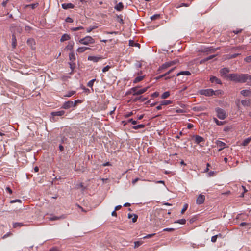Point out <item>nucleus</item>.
<instances>
[{
  "label": "nucleus",
  "instance_id": "obj_55",
  "mask_svg": "<svg viewBox=\"0 0 251 251\" xmlns=\"http://www.w3.org/2000/svg\"><path fill=\"white\" fill-rule=\"evenodd\" d=\"M175 228H164L163 231H169V232H173L175 231Z\"/></svg>",
  "mask_w": 251,
  "mask_h": 251
},
{
  "label": "nucleus",
  "instance_id": "obj_3",
  "mask_svg": "<svg viewBox=\"0 0 251 251\" xmlns=\"http://www.w3.org/2000/svg\"><path fill=\"white\" fill-rule=\"evenodd\" d=\"M215 111L217 113V117L220 119L224 120L226 118V112L224 109L218 107L215 109Z\"/></svg>",
  "mask_w": 251,
  "mask_h": 251
},
{
  "label": "nucleus",
  "instance_id": "obj_25",
  "mask_svg": "<svg viewBox=\"0 0 251 251\" xmlns=\"http://www.w3.org/2000/svg\"><path fill=\"white\" fill-rule=\"evenodd\" d=\"M251 141V137H248L245 139L241 143V145L243 146H247Z\"/></svg>",
  "mask_w": 251,
  "mask_h": 251
},
{
  "label": "nucleus",
  "instance_id": "obj_10",
  "mask_svg": "<svg viewBox=\"0 0 251 251\" xmlns=\"http://www.w3.org/2000/svg\"><path fill=\"white\" fill-rule=\"evenodd\" d=\"M103 59V57L101 56H90L88 57V60L92 61L94 62H97L100 60H101Z\"/></svg>",
  "mask_w": 251,
  "mask_h": 251
},
{
  "label": "nucleus",
  "instance_id": "obj_20",
  "mask_svg": "<svg viewBox=\"0 0 251 251\" xmlns=\"http://www.w3.org/2000/svg\"><path fill=\"white\" fill-rule=\"evenodd\" d=\"M114 8L117 11H121L124 8L123 4L122 2H119L115 5Z\"/></svg>",
  "mask_w": 251,
  "mask_h": 251
},
{
  "label": "nucleus",
  "instance_id": "obj_47",
  "mask_svg": "<svg viewBox=\"0 0 251 251\" xmlns=\"http://www.w3.org/2000/svg\"><path fill=\"white\" fill-rule=\"evenodd\" d=\"M176 68V67L172 68L171 69L169 70L168 72H167L166 73L164 74L163 75H165V76H166L167 75L171 74L172 73V72H173Z\"/></svg>",
  "mask_w": 251,
  "mask_h": 251
},
{
  "label": "nucleus",
  "instance_id": "obj_8",
  "mask_svg": "<svg viewBox=\"0 0 251 251\" xmlns=\"http://www.w3.org/2000/svg\"><path fill=\"white\" fill-rule=\"evenodd\" d=\"M192 138V139H194L195 142L197 144H200L201 142H204L205 141L203 137L197 135H193Z\"/></svg>",
  "mask_w": 251,
  "mask_h": 251
},
{
  "label": "nucleus",
  "instance_id": "obj_35",
  "mask_svg": "<svg viewBox=\"0 0 251 251\" xmlns=\"http://www.w3.org/2000/svg\"><path fill=\"white\" fill-rule=\"evenodd\" d=\"M117 21L118 22H119L120 24L123 25L124 24V20L123 19V16L122 15H117Z\"/></svg>",
  "mask_w": 251,
  "mask_h": 251
},
{
  "label": "nucleus",
  "instance_id": "obj_16",
  "mask_svg": "<svg viewBox=\"0 0 251 251\" xmlns=\"http://www.w3.org/2000/svg\"><path fill=\"white\" fill-rule=\"evenodd\" d=\"M74 6H75L74 5L71 3L62 4V7L64 9L74 8Z\"/></svg>",
  "mask_w": 251,
  "mask_h": 251
},
{
  "label": "nucleus",
  "instance_id": "obj_45",
  "mask_svg": "<svg viewBox=\"0 0 251 251\" xmlns=\"http://www.w3.org/2000/svg\"><path fill=\"white\" fill-rule=\"evenodd\" d=\"M24 225L22 223H18V222H16V223H15L13 224V227L14 228H16L18 226H23Z\"/></svg>",
  "mask_w": 251,
  "mask_h": 251
},
{
  "label": "nucleus",
  "instance_id": "obj_43",
  "mask_svg": "<svg viewBox=\"0 0 251 251\" xmlns=\"http://www.w3.org/2000/svg\"><path fill=\"white\" fill-rule=\"evenodd\" d=\"M69 64L70 65V67L71 69L72 72H73L75 68V62H69Z\"/></svg>",
  "mask_w": 251,
  "mask_h": 251
},
{
  "label": "nucleus",
  "instance_id": "obj_23",
  "mask_svg": "<svg viewBox=\"0 0 251 251\" xmlns=\"http://www.w3.org/2000/svg\"><path fill=\"white\" fill-rule=\"evenodd\" d=\"M147 99H148L147 97L143 98L142 96H140V97H136L135 99H134L133 100V101L136 102V101L140 100L141 102H144L145 100H146Z\"/></svg>",
  "mask_w": 251,
  "mask_h": 251
},
{
  "label": "nucleus",
  "instance_id": "obj_51",
  "mask_svg": "<svg viewBox=\"0 0 251 251\" xmlns=\"http://www.w3.org/2000/svg\"><path fill=\"white\" fill-rule=\"evenodd\" d=\"M243 48L241 46L240 47H235L232 48L231 50H235V51H239L240 50H242Z\"/></svg>",
  "mask_w": 251,
  "mask_h": 251
},
{
  "label": "nucleus",
  "instance_id": "obj_57",
  "mask_svg": "<svg viewBox=\"0 0 251 251\" xmlns=\"http://www.w3.org/2000/svg\"><path fill=\"white\" fill-rule=\"evenodd\" d=\"M110 68V66H109V65H107V66L104 67L102 69V72H106L108 71Z\"/></svg>",
  "mask_w": 251,
  "mask_h": 251
},
{
  "label": "nucleus",
  "instance_id": "obj_40",
  "mask_svg": "<svg viewBox=\"0 0 251 251\" xmlns=\"http://www.w3.org/2000/svg\"><path fill=\"white\" fill-rule=\"evenodd\" d=\"M186 220L184 219H180V220H177L176 221H175L174 223H178V224H185L186 223Z\"/></svg>",
  "mask_w": 251,
  "mask_h": 251
},
{
  "label": "nucleus",
  "instance_id": "obj_28",
  "mask_svg": "<svg viewBox=\"0 0 251 251\" xmlns=\"http://www.w3.org/2000/svg\"><path fill=\"white\" fill-rule=\"evenodd\" d=\"M191 75V73L188 71H181L177 74V76H179L180 75Z\"/></svg>",
  "mask_w": 251,
  "mask_h": 251
},
{
  "label": "nucleus",
  "instance_id": "obj_58",
  "mask_svg": "<svg viewBox=\"0 0 251 251\" xmlns=\"http://www.w3.org/2000/svg\"><path fill=\"white\" fill-rule=\"evenodd\" d=\"M240 226H250L251 225L250 223H246V222H242L240 224Z\"/></svg>",
  "mask_w": 251,
  "mask_h": 251
},
{
  "label": "nucleus",
  "instance_id": "obj_39",
  "mask_svg": "<svg viewBox=\"0 0 251 251\" xmlns=\"http://www.w3.org/2000/svg\"><path fill=\"white\" fill-rule=\"evenodd\" d=\"M76 188L77 189H80V188H81L83 191L85 189V188H86L84 186V185H83L82 183H79L78 184H77L76 185Z\"/></svg>",
  "mask_w": 251,
  "mask_h": 251
},
{
  "label": "nucleus",
  "instance_id": "obj_61",
  "mask_svg": "<svg viewBox=\"0 0 251 251\" xmlns=\"http://www.w3.org/2000/svg\"><path fill=\"white\" fill-rule=\"evenodd\" d=\"M65 21L66 22H68V23H72L73 22V20L72 18L69 17H68L66 18V19H65Z\"/></svg>",
  "mask_w": 251,
  "mask_h": 251
},
{
  "label": "nucleus",
  "instance_id": "obj_50",
  "mask_svg": "<svg viewBox=\"0 0 251 251\" xmlns=\"http://www.w3.org/2000/svg\"><path fill=\"white\" fill-rule=\"evenodd\" d=\"M155 235V233L148 234L146 236H144L143 238V239L150 238L153 237Z\"/></svg>",
  "mask_w": 251,
  "mask_h": 251
},
{
  "label": "nucleus",
  "instance_id": "obj_62",
  "mask_svg": "<svg viewBox=\"0 0 251 251\" xmlns=\"http://www.w3.org/2000/svg\"><path fill=\"white\" fill-rule=\"evenodd\" d=\"M128 122H131L133 125H135L137 123V121L134 120L133 119H130L128 121Z\"/></svg>",
  "mask_w": 251,
  "mask_h": 251
},
{
  "label": "nucleus",
  "instance_id": "obj_15",
  "mask_svg": "<svg viewBox=\"0 0 251 251\" xmlns=\"http://www.w3.org/2000/svg\"><path fill=\"white\" fill-rule=\"evenodd\" d=\"M65 111L64 110H60L58 111H53L51 113V115L52 116H63L65 114Z\"/></svg>",
  "mask_w": 251,
  "mask_h": 251
},
{
  "label": "nucleus",
  "instance_id": "obj_18",
  "mask_svg": "<svg viewBox=\"0 0 251 251\" xmlns=\"http://www.w3.org/2000/svg\"><path fill=\"white\" fill-rule=\"evenodd\" d=\"M216 143L218 146L221 147V148L219 150V151H221V150H222L226 146V143L219 140H217L216 142Z\"/></svg>",
  "mask_w": 251,
  "mask_h": 251
},
{
  "label": "nucleus",
  "instance_id": "obj_64",
  "mask_svg": "<svg viewBox=\"0 0 251 251\" xmlns=\"http://www.w3.org/2000/svg\"><path fill=\"white\" fill-rule=\"evenodd\" d=\"M245 61L247 62H250L251 61V56H247L245 58Z\"/></svg>",
  "mask_w": 251,
  "mask_h": 251
},
{
  "label": "nucleus",
  "instance_id": "obj_26",
  "mask_svg": "<svg viewBox=\"0 0 251 251\" xmlns=\"http://www.w3.org/2000/svg\"><path fill=\"white\" fill-rule=\"evenodd\" d=\"M70 38V37L69 35H68L67 34H64L62 36V37L60 39V41L62 42L65 41L69 40Z\"/></svg>",
  "mask_w": 251,
  "mask_h": 251
},
{
  "label": "nucleus",
  "instance_id": "obj_30",
  "mask_svg": "<svg viewBox=\"0 0 251 251\" xmlns=\"http://www.w3.org/2000/svg\"><path fill=\"white\" fill-rule=\"evenodd\" d=\"M161 105H167L172 103V101L170 100H164L161 101Z\"/></svg>",
  "mask_w": 251,
  "mask_h": 251
},
{
  "label": "nucleus",
  "instance_id": "obj_14",
  "mask_svg": "<svg viewBox=\"0 0 251 251\" xmlns=\"http://www.w3.org/2000/svg\"><path fill=\"white\" fill-rule=\"evenodd\" d=\"M210 81L211 83H215L216 84H222V82L220 79L214 76H212L210 78Z\"/></svg>",
  "mask_w": 251,
  "mask_h": 251
},
{
  "label": "nucleus",
  "instance_id": "obj_21",
  "mask_svg": "<svg viewBox=\"0 0 251 251\" xmlns=\"http://www.w3.org/2000/svg\"><path fill=\"white\" fill-rule=\"evenodd\" d=\"M17 46V39L14 34L12 35V47L13 49H15Z\"/></svg>",
  "mask_w": 251,
  "mask_h": 251
},
{
  "label": "nucleus",
  "instance_id": "obj_46",
  "mask_svg": "<svg viewBox=\"0 0 251 251\" xmlns=\"http://www.w3.org/2000/svg\"><path fill=\"white\" fill-rule=\"evenodd\" d=\"M160 14H155L151 17V20H155L160 18Z\"/></svg>",
  "mask_w": 251,
  "mask_h": 251
},
{
  "label": "nucleus",
  "instance_id": "obj_54",
  "mask_svg": "<svg viewBox=\"0 0 251 251\" xmlns=\"http://www.w3.org/2000/svg\"><path fill=\"white\" fill-rule=\"evenodd\" d=\"M82 29H83V27L82 26H79L77 27H73L71 28V30L72 31H75Z\"/></svg>",
  "mask_w": 251,
  "mask_h": 251
},
{
  "label": "nucleus",
  "instance_id": "obj_59",
  "mask_svg": "<svg viewBox=\"0 0 251 251\" xmlns=\"http://www.w3.org/2000/svg\"><path fill=\"white\" fill-rule=\"evenodd\" d=\"M133 216H134V217L132 218V221L133 223H135L137 220L138 215L136 214H133Z\"/></svg>",
  "mask_w": 251,
  "mask_h": 251
},
{
  "label": "nucleus",
  "instance_id": "obj_5",
  "mask_svg": "<svg viewBox=\"0 0 251 251\" xmlns=\"http://www.w3.org/2000/svg\"><path fill=\"white\" fill-rule=\"evenodd\" d=\"M139 87L137 86L131 88V91L134 92V95H139L143 94L146 92L149 88L148 87L143 89H139Z\"/></svg>",
  "mask_w": 251,
  "mask_h": 251
},
{
  "label": "nucleus",
  "instance_id": "obj_60",
  "mask_svg": "<svg viewBox=\"0 0 251 251\" xmlns=\"http://www.w3.org/2000/svg\"><path fill=\"white\" fill-rule=\"evenodd\" d=\"M217 236L216 235H214L211 237V241L213 243H215L217 241Z\"/></svg>",
  "mask_w": 251,
  "mask_h": 251
},
{
  "label": "nucleus",
  "instance_id": "obj_34",
  "mask_svg": "<svg viewBox=\"0 0 251 251\" xmlns=\"http://www.w3.org/2000/svg\"><path fill=\"white\" fill-rule=\"evenodd\" d=\"M213 120L218 126H221L225 123V121H220L216 118H214Z\"/></svg>",
  "mask_w": 251,
  "mask_h": 251
},
{
  "label": "nucleus",
  "instance_id": "obj_56",
  "mask_svg": "<svg viewBox=\"0 0 251 251\" xmlns=\"http://www.w3.org/2000/svg\"><path fill=\"white\" fill-rule=\"evenodd\" d=\"M178 62V60H175L170 61V62H169V63L170 64V66H172L176 64V63H177Z\"/></svg>",
  "mask_w": 251,
  "mask_h": 251
},
{
  "label": "nucleus",
  "instance_id": "obj_33",
  "mask_svg": "<svg viewBox=\"0 0 251 251\" xmlns=\"http://www.w3.org/2000/svg\"><path fill=\"white\" fill-rule=\"evenodd\" d=\"M39 4L38 3H33V4H28V5H26L25 6V8H27V7H31L32 9H35V8H36L38 6Z\"/></svg>",
  "mask_w": 251,
  "mask_h": 251
},
{
  "label": "nucleus",
  "instance_id": "obj_24",
  "mask_svg": "<svg viewBox=\"0 0 251 251\" xmlns=\"http://www.w3.org/2000/svg\"><path fill=\"white\" fill-rule=\"evenodd\" d=\"M240 93L243 96L247 97L250 95L251 91L249 90H243Z\"/></svg>",
  "mask_w": 251,
  "mask_h": 251
},
{
  "label": "nucleus",
  "instance_id": "obj_44",
  "mask_svg": "<svg viewBox=\"0 0 251 251\" xmlns=\"http://www.w3.org/2000/svg\"><path fill=\"white\" fill-rule=\"evenodd\" d=\"M188 207V204L186 203L183 205V208L181 210V213L183 214L185 211L187 209Z\"/></svg>",
  "mask_w": 251,
  "mask_h": 251
},
{
  "label": "nucleus",
  "instance_id": "obj_9",
  "mask_svg": "<svg viewBox=\"0 0 251 251\" xmlns=\"http://www.w3.org/2000/svg\"><path fill=\"white\" fill-rule=\"evenodd\" d=\"M219 48H214L213 47H209L205 48L202 50V52H210L213 53L215 52L217 50H218Z\"/></svg>",
  "mask_w": 251,
  "mask_h": 251
},
{
  "label": "nucleus",
  "instance_id": "obj_29",
  "mask_svg": "<svg viewBox=\"0 0 251 251\" xmlns=\"http://www.w3.org/2000/svg\"><path fill=\"white\" fill-rule=\"evenodd\" d=\"M144 78V76H137L136 77L134 81H133V83H137L141 81H142Z\"/></svg>",
  "mask_w": 251,
  "mask_h": 251
},
{
  "label": "nucleus",
  "instance_id": "obj_38",
  "mask_svg": "<svg viewBox=\"0 0 251 251\" xmlns=\"http://www.w3.org/2000/svg\"><path fill=\"white\" fill-rule=\"evenodd\" d=\"M143 244V241H138L134 242V248H137Z\"/></svg>",
  "mask_w": 251,
  "mask_h": 251
},
{
  "label": "nucleus",
  "instance_id": "obj_11",
  "mask_svg": "<svg viewBox=\"0 0 251 251\" xmlns=\"http://www.w3.org/2000/svg\"><path fill=\"white\" fill-rule=\"evenodd\" d=\"M72 107H73L72 101H67L64 103L62 106V108L65 109H68Z\"/></svg>",
  "mask_w": 251,
  "mask_h": 251
},
{
  "label": "nucleus",
  "instance_id": "obj_31",
  "mask_svg": "<svg viewBox=\"0 0 251 251\" xmlns=\"http://www.w3.org/2000/svg\"><path fill=\"white\" fill-rule=\"evenodd\" d=\"M145 127V125L144 124H140L136 126H134L132 127V128L135 130L141 129L144 128Z\"/></svg>",
  "mask_w": 251,
  "mask_h": 251
},
{
  "label": "nucleus",
  "instance_id": "obj_32",
  "mask_svg": "<svg viewBox=\"0 0 251 251\" xmlns=\"http://www.w3.org/2000/svg\"><path fill=\"white\" fill-rule=\"evenodd\" d=\"M170 93L169 91H166L162 94V95L161 96V98L162 99H166L170 96Z\"/></svg>",
  "mask_w": 251,
  "mask_h": 251
},
{
  "label": "nucleus",
  "instance_id": "obj_48",
  "mask_svg": "<svg viewBox=\"0 0 251 251\" xmlns=\"http://www.w3.org/2000/svg\"><path fill=\"white\" fill-rule=\"evenodd\" d=\"M25 29L27 32L30 33V32L32 30V28L29 26L26 25L25 26Z\"/></svg>",
  "mask_w": 251,
  "mask_h": 251
},
{
  "label": "nucleus",
  "instance_id": "obj_12",
  "mask_svg": "<svg viewBox=\"0 0 251 251\" xmlns=\"http://www.w3.org/2000/svg\"><path fill=\"white\" fill-rule=\"evenodd\" d=\"M27 44L30 46L32 50H35V41L33 38H29L27 41Z\"/></svg>",
  "mask_w": 251,
  "mask_h": 251
},
{
  "label": "nucleus",
  "instance_id": "obj_36",
  "mask_svg": "<svg viewBox=\"0 0 251 251\" xmlns=\"http://www.w3.org/2000/svg\"><path fill=\"white\" fill-rule=\"evenodd\" d=\"M129 45L130 46L134 47V46H137L138 47H140V45L138 43H135L133 40H129Z\"/></svg>",
  "mask_w": 251,
  "mask_h": 251
},
{
  "label": "nucleus",
  "instance_id": "obj_4",
  "mask_svg": "<svg viewBox=\"0 0 251 251\" xmlns=\"http://www.w3.org/2000/svg\"><path fill=\"white\" fill-rule=\"evenodd\" d=\"M217 91H214L212 89H207L204 90H201L200 92V94L202 95H204L206 96H212L213 95H216V93Z\"/></svg>",
  "mask_w": 251,
  "mask_h": 251
},
{
  "label": "nucleus",
  "instance_id": "obj_53",
  "mask_svg": "<svg viewBox=\"0 0 251 251\" xmlns=\"http://www.w3.org/2000/svg\"><path fill=\"white\" fill-rule=\"evenodd\" d=\"M240 54H241L240 53H235V54L230 55L229 58L232 59V58H236L237 56H238V55H239Z\"/></svg>",
  "mask_w": 251,
  "mask_h": 251
},
{
  "label": "nucleus",
  "instance_id": "obj_49",
  "mask_svg": "<svg viewBox=\"0 0 251 251\" xmlns=\"http://www.w3.org/2000/svg\"><path fill=\"white\" fill-rule=\"evenodd\" d=\"M82 100H75L74 102L73 101V107H75L78 103H81Z\"/></svg>",
  "mask_w": 251,
  "mask_h": 251
},
{
  "label": "nucleus",
  "instance_id": "obj_17",
  "mask_svg": "<svg viewBox=\"0 0 251 251\" xmlns=\"http://www.w3.org/2000/svg\"><path fill=\"white\" fill-rule=\"evenodd\" d=\"M245 75V83L247 82L248 85L251 86V75L247 74Z\"/></svg>",
  "mask_w": 251,
  "mask_h": 251
},
{
  "label": "nucleus",
  "instance_id": "obj_6",
  "mask_svg": "<svg viewBox=\"0 0 251 251\" xmlns=\"http://www.w3.org/2000/svg\"><path fill=\"white\" fill-rule=\"evenodd\" d=\"M230 70L227 68H224L220 70V74L222 77L224 78L225 79L228 80V76L229 75V74H228V73L229 72Z\"/></svg>",
  "mask_w": 251,
  "mask_h": 251
},
{
  "label": "nucleus",
  "instance_id": "obj_22",
  "mask_svg": "<svg viewBox=\"0 0 251 251\" xmlns=\"http://www.w3.org/2000/svg\"><path fill=\"white\" fill-rule=\"evenodd\" d=\"M65 218V216L64 215H62L60 216H53L50 218V221H55L61 219H64Z\"/></svg>",
  "mask_w": 251,
  "mask_h": 251
},
{
  "label": "nucleus",
  "instance_id": "obj_52",
  "mask_svg": "<svg viewBox=\"0 0 251 251\" xmlns=\"http://www.w3.org/2000/svg\"><path fill=\"white\" fill-rule=\"evenodd\" d=\"M73 45H74L73 43L70 42L69 43V44L67 45V46L66 47V48L69 50H72L73 48Z\"/></svg>",
  "mask_w": 251,
  "mask_h": 251
},
{
  "label": "nucleus",
  "instance_id": "obj_19",
  "mask_svg": "<svg viewBox=\"0 0 251 251\" xmlns=\"http://www.w3.org/2000/svg\"><path fill=\"white\" fill-rule=\"evenodd\" d=\"M91 48L87 47H79L77 50V51L79 53H82L84 51H86L87 50H90Z\"/></svg>",
  "mask_w": 251,
  "mask_h": 251
},
{
  "label": "nucleus",
  "instance_id": "obj_7",
  "mask_svg": "<svg viewBox=\"0 0 251 251\" xmlns=\"http://www.w3.org/2000/svg\"><path fill=\"white\" fill-rule=\"evenodd\" d=\"M205 201V196L204 195L201 194H200L196 199V203L197 204H202Z\"/></svg>",
  "mask_w": 251,
  "mask_h": 251
},
{
  "label": "nucleus",
  "instance_id": "obj_27",
  "mask_svg": "<svg viewBox=\"0 0 251 251\" xmlns=\"http://www.w3.org/2000/svg\"><path fill=\"white\" fill-rule=\"evenodd\" d=\"M70 62H75V57L74 52H71L69 54Z\"/></svg>",
  "mask_w": 251,
  "mask_h": 251
},
{
  "label": "nucleus",
  "instance_id": "obj_2",
  "mask_svg": "<svg viewBox=\"0 0 251 251\" xmlns=\"http://www.w3.org/2000/svg\"><path fill=\"white\" fill-rule=\"evenodd\" d=\"M79 42L83 45H88L90 44H94L95 40L91 36H87L81 39Z\"/></svg>",
  "mask_w": 251,
  "mask_h": 251
},
{
  "label": "nucleus",
  "instance_id": "obj_42",
  "mask_svg": "<svg viewBox=\"0 0 251 251\" xmlns=\"http://www.w3.org/2000/svg\"><path fill=\"white\" fill-rule=\"evenodd\" d=\"M76 92L75 91H71L69 92L66 95H65L64 96L67 97H70L73 95H74Z\"/></svg>",
  "mask_w": 251,
  "mask_h": 251
},
{
  "label": "nucleus",
  "instance_id": "obj_41",
  "mask_svg": "<svg viewBox=\"0 0 251 251\" xmlns=\"http://www.w3.org/2000/svg\"><path fill=\"white\" fill-rule=\"evenodd\" d=\"M95 81H96V79H93L90 80V81H89L88 83H87V86H88L89 87L92 88L94 83Z\"/></svg>",
  "mask_w": 251,
  "mask_h": 251
},
{
  "label": "nucleus",
  "instance_id": "obj_63",
  "mask_svg": "<svg viewBox=\"0 0 251 251\" xmlns=\"http://www.w3.org/2000/svg\"><path fill=\"white\" fill-rule=\"evenodd\" d=\"M159 95V93L158 92H155L151 94V97L153 98L157 97Z\"/></svg>",
  "mask_w": 251,
  "mask_h": 251
},
{
  "label": "nucleus",
  "instance_id": "obj_37",
  "mask_svg": "<svg viewBox=\"0 0 251 251\" xmlns=\"http://www.w3.org/2000/svg\"><path fill=\"white\" fill-rule=\"evenodd\" d=\"M241 103L244 106H249L250 101L246 100H243L241 101Z\"/></svg>",
  "mask_w": 251,
  "mask_h": 251
},
{
  "label": "nucleus",
  "instance_id": "obj_1",
  "mask_svg": "<svg viewBox=\"0 0 251 251\" xmlns=\"http://www.w3.org/2000/svg\"><path fill=\"white\" fill-rule=\"evenodd\" d=\"M245 74H229L228 76V80L233 81L235 83H245Z\"/></svg>",
  "mask_w": 251,
  "mask_h": 251
},
{
  "label": "nucleus",
  "instance_id": "obj_13",
  "mask_svg": "<svg viewBox=\"0 0 251 251\" xmlns=\"http://www.w3.org/2000/svg\"><path fill=\"white\" fill-rule=\"evenodd\" d=\"M169 67H171L170 65V64L169 62H166L164 64H163L159 68L158 71L161 72L163 70H165L169 68Z\"/></svg>",
  "mask_w": 251,
  "mask_h": 251
}]
</instances>
